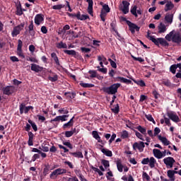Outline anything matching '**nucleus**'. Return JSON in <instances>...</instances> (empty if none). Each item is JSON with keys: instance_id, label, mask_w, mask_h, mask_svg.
Segmentation results:
<instances>
[{"instance_id": "obj_1", "label": "nucleus", "mask_w": 181, "mask_h": 181, "mask_svg": "<svg viewBox=\"0 0 181 181\" xmlns=\"http://www.w3.org/2000/svg\"><path fill=\"white\" fill-rule=\"evenodd\" d=\"M147 38H148L150 40H151V42H153V43H154V45H156V46H159V45H161V46H169V43L168 42H167L166 40H164V38H155V37H153V35H151V33L148 30V32H147Z\"/></svg>"}, {"instance_id": "obj_2", "label": "nucleus", "mask_w": 181, "mask_h": 181, "mask_svg": "<svg viewBox=\"0 0 181 181\" xmlns=\"http://www.w3.org/2000/svg\"><path fill=\"white\" fill-rule=\"evenodd\" d=\"M120 86L121 83H112L110 86L103 88V90L107 93V94H116Z\"/></svg>"}, {"instance_id": "obj_3", "label": "nucleus", "mask_w": 181, "mask_h": 181, "mask_svg": "<svg viewBox=\"0 0 181 181\" xmlns=\"http://www.w3.org/2000/svg\"><path fill=\"white\" fill-rule=\"evenodd\" d=\"M120 20L122 21H126L127 25L129 28L130 32L132 33H135V30L136 32H139L140 28L136 25V24H134V23H132L130 20H127V18H124V16H121Z\"/></svg>"}, {"instance_id": "obj_4", "label": "nucleus", "mask_w": 181, "mask_h": 181, "mask_svg": "<svg viewBox=\"0 0 181 181\" xmlns=\"http://www.w3.org/2000/svg\"><path fill=\"white\" fill-rule=\"evenodd\" d=\"M110 11V8L109 5H107V4H105L104 5H103L101 8V13L100 15L102 21H105V18L107 16V14H108Z\"/></svg>"}, {"instance_id": "obj_5", "label": "nucleus", "mask_w": 181, "mask_h": 181, "mask_svg": "<svg viewBox=\"0 0 181 181\" xmlns=\"http://www.w3.org/2000/svg\"><path fill=\"white\" fill-rule=\"evenodd\" d=\"M148 163L150 168H155L156 164V159H155L153 156H151L150 159L149 158H144V159L141 161V163L144 165L148 164Z\"/></svg>"}, {"instance_id": "obj_6", "label": "nucleus", "mask_w": 181, "mask_h": 181, "mask_svg": "<svg viewBox=\"0 0 181 181\" xmlns=\"http://www.w3.org/2000/svg\"><path fill=\"white\" fill-rule=\"evenodd\" d=\"M67 173V170L65 168H57L54 170L49 175L51 179H53V177H57V176H60L62 175H65Z\"/></svg>"}, {"instance_id": "obj_7", "label": "nucleus", "mask_w": 181, "mask_h": 181, "mask_svg": "<svg viewBox=\"0 0 181 181\" xmlns=\"http://www.w3.org/2000/svg\"><path fill=\"white\" fill-rule=\"evenodd\" d=\"M3 94L4 95H12L15 93V86H8L2 88Z\"/></svg>"}, {"instance_id": "obj_8", "label": "nucleus", "mask_w": 181, "mask_h": 181, "mask_svg": "<svg viewBox=\"0 0 181 181\" xmlns=\"http://www.w3.org/2000/svg\"><path fill=\"white\" fill-rule=\"evenodd\" d=\"M23 28H25V23H21L14 27L11 33L13 37H15L17 35H19V33H21V30H23Z\"/></svg>"}, {"instance_id": "obj_9", "label": "nucleus", "mask_w": 181, "mask_h": 181, "mask_svg": "<svg viewBox=\"0 0 181 181\" xmlns=\"http://www.w3.org/2000/svg\"><path fill=\"white\" fill-rule=\"evenodd\" d=\"M167 116L169 117V118L173 122H180L181 119L180 118L177 116V113L175 112H167Z\"/></svg>"}, {"instance_id": "obj_10", "label": "nucleus", "mask_w": 181, "mask_h": 181, "mask_svg": "<svg viewBox=\"0 0 181 181\" xmlns=\"http://www.w3.org/2000/svg\"><path fill=\"white\" fill-rule=\"evenodd\" d=\"M163 162L167 168H173L176 160L172 156H168L163 159Z\"/></svg>"}, {"instance_id": "obj_11", "label": "nucleus", "mask_w": 181, "mask_h": 181, "mask_svg": "<svg viewBox=\"0 0 181 181\" xmlns=\"http://www.w3.org/2000/svg\"><path fill=\"white\" fill-rule=\"evenodd\" d=\"M144 148H145V142L144 141L134 142V144H133V149L134 150L139 149L140 153H142V151H144Z\"/></svg>"}, {"instance_id": "obj_12", "label": "nucleus", "mask_w": 181, "mask_h": 181, "mask_svg": "<svg viewBox=\"0 0 181 181\" xmlns=\"http://www.w3.org/2000/svg\"><path fill=\"white\" fill-rule=\"evenodd\" d=\"M23 46V42L21 40H18V46H17V54L20 57H23L25 59V55L23 54V52L22 51V47Z\"/></svg>"}, {"instance_id": "obj_13", "label": "nucleus", "mask_w": 181, "mask_h": 181, "mask_svg": "<svg viewBox=\"0 0 181 181\" xmlns=\"http://www.w3.org/2000/svg\"><path fill=\"white\" fill-rule=\"evenodd\" d=\"M122 4H123V7L122 8V11L123 14H128V13H129L130 2L127 1H123Z\"/></svg>"}, {"instance_id": "obj_14", "label": "nucleus", "mask_w": 181, "mask_h": 181, "mask_svg": "<svg viewBox=\"0 0 181 181\" xmlns=\"http://www.w3.org/2000/svg\"><path fill=\"white\" fill-rule=\"evenodd\" d=\"M69 118V115H64L62 116H57L54 119H51L50 122H59V121H62V122L64 121H67V119Z\"/></svg>"}, {"instance_id": "obj_15", "label": "nucleus", "mask_w": 181, "mask_h": 181, "mask_svg": "<svg viewBox=\"0 0 181 181\" xmlns=\"http://www.w3.org/2000/svg\"><path fill=\"white\" fill-rule=\"evenodd\" d=\"M92 135L95 139V140L98 141V142H100L101 144V148H103V145H105V142L103 141L101 139L100 136L99 135L98 131H93Z\"/></svg>"}, {"instance_id": "obj_16", "label": "nucleus", "mask_w": 181, "mask_h": 181, "mask_svg": "<svg viewBox=\"0 0 181 181\" xmlns=\"http://www.w3.org/2000/svg\"><path fill=\"white\" fill-rule=\"evenodd\" d=\"M158 139L163 142V145L168 146V148L169 149H173L172 146L170 145V141L168 140L167 137H164L163 136H158Z\"/></svg>"}, {"instance_id": "obj_17", "label": "nucleus", "mask_w": 181, "mask_h": 181, "mask_svg": "<svg viewBox=\"0 0 181 181\" xmlns=\"http://www.w3.org/2000/svg\"><path fill=\"white\" fill-rule=\"evenodd\" d=\"M172 40L175 43H181V34H180V33H175V34H173Z\"/></svg>"}, {"instance_id": "obj_18", "label": "nucleus", "mask_w": 181, "mask_h": 181, "mask_svg": "<svg viewBox=\"0 0 181 181\" xmlns=\"http://www.w3.org/2000/svg\"><path fill=\"white\" fill-rule=\"evenodd\" d=\"M31 70L35 73H40V71H43V67L36 64H31Z\"/></svg>"}, {"instance_id": "obj_19", "label": "nucleus", "mask_w": 181, "mask_h": 181, "mask_svg": "<svg viewBox=\"0 0 181 181\" xmlns=\"http://www.w3.org/2000/svg\"><path fill=\"white\" fill-rule=\"evenodd\" d=\"M116 81H120L121 83H124L125 84H131L132 80L129 78H122V76H117L115 79Z\"/></svg>"}, {"instance_id": "obj_20", "label": "nucleus", "mask_w": 181, "mask_h": 181, "mask_svg": "<svg viewBox=\"0 0 181 181\" xmlns=\"http://www.w3.org/2000/svg\"><path fill=\"white\" fill-rule=\"evenodd\" d=\"M44 18L42 14H37L35 18V25H40L42 22H43Z\"/></svg>"}, {"instance_id": "obj_21", "label": "nucleus", "mask_w": 181, "mask_h": 181, "mask_svg": "<svg viewBox=\"0 0 181 181\" xmlns=\"http://www.w3.org/2000/svg\"><path fill=\"white\" fill-rule=\"evenodd\" d=\"M153 153L154 156H156V158L158 159H161L163 158L162 151H160L159 148H153Z\"/></svg>"}, {"instance_id": "obj_22", "label": "nucleus", "mask_w": 181, "mask_h": 181, "mask_svg": "<svg viewBox=\"0 0 181 181\" xmlns=\"http://www.w3.org/2000/svg\"><path fill=\"white\" fill-rule=\"evenodd\" d=\"M75 16L77 19H78V21H86L87 19H90L88 15H81L80 12H78Z\"/></svg>"}, {"instance_id": "obj_23", "label": "nucleus", "mask_w": 181, "mask_h": 181, "mask_svg": "<svg viewBox=\"0 0 181 181\" xmlns=\"http://www.w3.org/2000/svg\"><path fill=\"white\" fill-rule=\"evenodd\" d=\"M74 124V117H73L69 122L67 123L64 124L63 125V129H67V128H71V127H73V124Z\"/></svg>"}, {"instance_id": "obj_24", "label": "nucleus", "mask_w": 181, "mask_h": 181, "mask_svg": "<svg viewBox=\"0 0 181 181\" xmlns=\"http://www.w3.org/2000/svg\"><path fill=\"white\" fill-rule=\"evenodd\" d=\"M28 145L29 146H33V137L35 136V134L32 132H28Z\"/></svg>"}, {"instance_id": "obj_25", "label": "nucleus", "mask_w": 181, "mask_h": 181, "mask_svg": "<svg viewBox=\"0 0 181 181\" xmlns=\"http://www.w3.org/2000/svg\"><path fill=\"white\" fill-rule=\"evenodd\" d=\"M101 41L94 40L93 41L92 51H96L97 48L100 46Z\"/></svg>"}, {"instance_id": "obj_26", "label": "nucleus", "mask_w": 181, "mask_h": 181, "mask_svg": "<svg viewBox=\"0 0 181 181\" xmlns=\"http://www.w3.org/2000/svg\"><path fill=\"white\" fill-rule=\"evenodd\" d=\"M174 8V4H173L172 1H168L165 4V11H169L170 10H172V8Z\"/></svg>"}, {"instance_id": "obj_27", "label": "nucleus", "mask_w": 181, "mask_h": 181, "mask_svg": "<svg viewBox=\"0 0 181 181\" xmlns=\"http://www.w3.org/2000/svg\"><path fill=\"white\" fill-rule=\"evenodd\" d=\"M166 32V25L163 23H160L158 25V33H165Z\"/></svg>"}, {"instance_id": "obj_28", "label": "nucleus", "mask_w": 181, "mask_h": 181, "mask_svg": "<svg viewBox=\"0 0 181 181\" xmlns=\"http://www.w3.org/2000/svg\"><path fill=\"white\" fill-rule=\"evenodd\" d=\"M116 165L117 167L119 172L122 173L124 165L122 164V161L120 159H118V160L116 161Z\"/></svg>"}, {"instance_id": "obj_29", "label": "nucleus", "mask_w": 181, "mask_h": 181, "mask_svg": "<svg viewBox=\"0 0 181 181\" xmlns=\"http://www.w3.org/2000/svg\"><path fill=\"white\" fill-rule=\"evenodd\" d=\"M51 57L54 59L57 66H60V61H59V58L57 57V55L55 52H52L51 54Z\"/></svg>"}, {"instance_id": "obj_30", "label": "nucleus", "mask_w": 181, "mask_h": 181, "mask_svg": "<svg viewBox=\"0 0 181 181\" xmlns=\"http://www.w3.org/2000/svg\"><path fill=\"white\" fill-rule=\"evenodd\" d=\"M111 111L113 112L115 115H117L119 113L120 111V107L119 104H116L115 105H113V108H111Z\"/></svg>"}, {"instance_id": "obj_31", "label": "nucleus", "mask_w": 181, "mask_h": 181, "mask_svg": "<svg viewBox=\"0 0 181 181\" xmlns=\"http://www.w3.org/2000/svg\"><path fill=\"white\" fill-rule=\"evenodd\" d=\"M32 152H36L37 153H40V156L41 155L42 158H46V156H47V155L45 153L42 152V151H40L36 148H33L32 149Z\"/></svg>"}, {"instance_id": "obj_32", "label": "nucleus", "mask_w": 181, "mask_h": 181, "mask_svg": "<svg viewBox=\"0 0 181 181\" xmlns=\"http://www.w3.org/2000/svg\"><path fill=\"white\" fill-rule=\"evenodd\" d=\"M165 21L167 23H172L173 21V14H166L165 16Z\"/></svg>"}, {"instance_id": "obj_33", "label": "nucleus", "mask_w": 181, "mask_h": 181, "mask_svg": "<svg viewBox=\"0 0 181 181\" xmlns=\"http://www.w3.org/2000/svg\"><path fill=\"white\" fill-rule=\"evenodd\" d=\"M48 80H49V81H52V83H54L55 81H57V80H59V76H57V74H52V76H48Z\"/></svg>"}, {"instance_id": "obj_34", "label": "nucleus", "mask_w": 181, "mask_h": 181, "mask_svg": "<svg viewBox=\"0 0 181 181\" xmlns=\"http://www.w3.org/2000/svg\"><path fill=\"white\" fill-rule=\"evenodd\" d=\"M102 153L107 156H112V151L108 148H101Z\"/></svg>"}, {"instance_id": "obj_35", "label": "nucleus", "mask_w": 181, "mask_h": 181, "mask_svg": "<svg viewBox=\"0 0 181 181\" xmlns=\"http://www.w3.org/2000/svg\"><path fill=\"white\" fill-rule=\"evenodd\" d=\"M91 76H92V78H99V80H103V76L98 75L97 71H94V70L93 71L92 70Z\"/></svg>"}, {"instance_id": "obj_36", "label": "nucleus", "mask_w": 181, "mask_h": 181, "mask_svg": "<svg viewBox=\"0 0 181 181\" xmlns=\"http://www.w3.org/2000/svg\"><path fill=\"white\" fill-rule=\"evenodd\" d=\"M136 129L141 132L142 135H144V136H146V129H144V127H142V126L139 125L136 127Z\"/></svg>"}, {"instance_id": "obj_37", "label": "nucleus", "mask_w": 181, "mask_h": 181, "mask_svg": "<svg viewBox=\"0 0 181 181\" xmlns=\"http://www.w3.org/2000/svg\"><path fill=\"white\" fill-rule=\"evenodd\" d=\"M130 13H132V14L134 15L136 18H138L137 6L136 5L132 7V8L130 9Z\"/></svg>"}, {"instance_id": "obj_38", "label": "nucleus", "mask_w": 181, "mask_h": 181, "mask_svg": "<svg viewBox=\"0 0 181 181\" xmlns=\"http://www.w3.org/2000/svg\"><path fill=\"white\" fill-rule=\"evenodd\" d=\"M70 155H72V156H74V158H83V153L80 151H76L74 153H69Z\"/></svg>"}, {"instance_id": "obj_39", "label": "nucleus", "mask_w": 181, "mask_h": 181, "mask_svg": "<svg viewBox=\"0 0 181 181\" xmlns=\"http://www.w3.org/2000/svg\"><path fill=\"white\" fill-rule=\"evenodd\" d=\"M57 49H67V44L60 42L59 43L57 44Z\"/></svg>"}, {"instance_id": "obj_40", "label": "nucleus", "mask_w": 181, "mask_h": 181, "mask_svg": "<svg viewBox=\"0 0 181 181\" xmlns=\"http://www.w3.org/2000/svg\"><path fill=\"white\" fill-rule=\"evenodd\" d=\"M28 29L31 36H35V30H33V21H31L30 24L28 26Z\"/></svg>"}, {"instance_id": "obj_41", "label": "nucleus", "mask_w": 181, "mask_h": 181, "mask_svg": "<svg viewBox=\"0 0 181 181\" xmlns=\"http://www.w3.org/2000/svg\"><path fill=\"white\" fill-rule=\"evenodd\" d=\"M64 53L66 54H69V56H76L77 52L74 50H69V49H65L64 50Z\"/></svg>"}, {"instance_id": "obj_42", "label": "nucleus", "mask_w": 181, "mask_h": 181, "mask_svg": "<svg viewBox=\"0 0 181 181\" xmlns=\"http://www.w3.org/2000/svg\"><path fill=\"white\" fill-rule=\"evenodd\" d=\"M98 61H103L105 65H108V61H107V58L105 56H98Z\"/></svg>"}, {"instance_id": "obj_43", "label": "nucleus", "mask_w": 181, "mask_h": 181, "mask_svg": "<svg viewBox=\"0 0 181 181\" xmlns=\"http://www.w3.org/2000/svg\"><path fill=\"white\" fill-rule=\"evenodd\" d=\"M16 9V15H18V16H21V15H23V10H22L21 4L17 6Z\"/></svg>"}, {"instance_id": "obj_44", "label": "nucleus", "mask_w": 181, "mask_h": 181, "mask_svg": "<svg viewBox=\"0 0 181 181\" xmlns=\"http://www.w3.org/2000/svg\"><path fill=\"white\" fill-rule=\"evenodd\" d=\"M167 173H168V177H169L170 180H172V177H173V175H177V172H175V171L171 170H168Z\"/></svg>"}, {"instance_id": "obj_45", "label": "nucleus", "mask_w": 181, "mask_h": 181, "mask_svg": "<svg viewBox=\"0 0 181 181\" xmlns=\"http://www.w3.org/2000/svg\"><path fill=\"white\" fill-rule=\"evenodd\" d=\"M134 132L136 137L140 139V140H142V141H144V136L141 134V132H139V131L134 129Z\"/></svg>"}, {"instance_id": "obj_46", "label": "nucleus", "mask_w": 181, "mask_h": 181, "mask_svg": "<svg viewBox=\"0 0 181 181\" xmlns=\"http://www.w3.org/2000/svg\"><path fill=\"white\" fill-rule=\"evenodd\" d=\"M177 69V64H175L174 65H171L170 67V71L172 72V74H176V70Z\"/></svg>"}, {"instance_id": "obj_47", "label": "nucleus", "mask_w": 181, "mask_h": 181, "mask_svg": "<svg viewBox=\"0 0 181 181\" xmlns=\"http://www.w3.org/2000/svg\"><path fill=\"white\" fill-rule=\"evenodd\" d=\"M146 118L150 121L151 122H153V124H156V122L153 118V117L151 116V115H145Z\"/></svg>"}, {"instance_id": "obj_48", "label": "nucleus", "mask_w": 181, "mask_h": 181, "mask_svg": "<svg viewBox=\"0 0 181 181\" xmlns=\"http://www.w3.org/2000/svg\"><path fill=\"white\" fill-rule=\"evenodd\" d=\"M134 83L140 86H146L145 81L144 80H134Z\"/></svg>"}, {"instance_id": "obj_49", "label": "nucleus", "mask_w": 181, "mask_h": 181, "mask_svg": "<svg viewBox=\"0 0 181 181\" xmlns=\"http://www.w3.org/2000/svg\"><path fill=\"white\" fill-rule=\"evenodd\" d=\"M28 122L31 124L33 129L36 132L37 131V126L36 123L33 122L31 119H28Z\"/></svg>"}, {"instance_id": "obj_50", "label": "nucleus", "mask_w": 181, "mask_h": 181, "mask_svg": "<svg viewBox=\"0 0 181 181\" xmlns=\"http://www.w3.org/2000/svg\"><path fill=\"white\" fill-rule=\"evenodd\" d=\"M64 95L66 96V98H74V97H76V93H70V92H66L64 93Z\"/></svg>"}, {"instance_id": "obj_51", "label": "nucleus", "mask_w": 181, "mask_h": 181, "mask_svg": "<svg viewBox=\"0 0 181 181\" xmlns=\"http://www.w3.org/2000/svg\"><path fill=\"white\" fill-rule=\"evenodd\" d=\"M101 163L103 165H104L105 168H109L110 167V161L106 160L105 159H102Z\"/></svg>"}, {"instance_id": "obj_52", "label": "nucleus", "mask_w": 181, "mask_h": 181, "mask_svg": "<svg viewBox=\"0 0 181 181\" xmlns=\"http://www.w3.org/2000/svg\"><path fill=\"white\" fill-rule=\"evenodd\" d=\"M122 139H127L129 137V132L126 129L124 131H122V134H121Z\"/></svg>"}, {"instance_id": "obj_53", "label": "nucleus", "mask_w": 181, "mask_h": 181, "mask_svg": "<svg viewBox=\"0 0 181 181\" xmlns=\"http://www.w3.org/2000/svg\"><path fill=\"white\" fill-rule=\"evenodd\" d=\"M64 8V5L63 4H57L52 6V9H55L57 11H60V9Z\"/></svg>"}, {"instance_id": "obj_54", "label": "nucleus", "mask_w": 181, "mask_h": 181, "mask_svg": "<svg viewBox=\"0 0 181 181\" xmlns=\"http://www.w3.org/2000/svg\"><path fill=\"white\" fill-rule=\"evenodd\" d=\"M79 85L81 87H83V88H90V87H91V84L90 83H83V82H81L79 83Z\"/></svg>"}, {"instance_id": "obj_55", "label": "nucleus", "mask_w": 181, "mask_h": 181, "mask_svg": "<svg viewBox=\"0 0 181 181\" xmlns=\"http://www.w3.org/2000/svg\"><path fill=\"white\" fill-rule=\"evenodd\" d=\"M163 84L165 85V86H171V81L168 78H163Z\"/></svg>"}, {"instance_id": "obj_56", "label": "nucleus", "mask_w": 181, "mask_h": 181, "mask_svg": "<svg viewBox=\"0 0 181 181\" xmlns=\"http://www.w3.org/2000/svg\"><path fill=\"white\" fill-rule=\"evenodd\" d=\"M108 61L109 62H110V65L112 66V67H113L114 69H117V64L115 61H113L112 58H108Z\"/></svg>"}, {"instance_id": "obj_57", "label": "nucleus", "mask_w": 181, "mask_h": 181, "mask_svg": "<svg viewBox=\"0 0 181 181\" xmlns=\"http://www.w3.org/2000/svg\"><path fill=\"white\" fill-rule=\"evenodd\" d=\"M171 38H173V31L169 33L168 34H167V35H165V40H168V41H170V40H171Z\"/></svg>"}, {"instance_id": "obj_58", "label": "nucleus", "mask_w": 181, "mask_h": 181, "mask_svg": "<svg viewBox=\"0 0 181 181\" xmlns=\"http://www.w3.org/2000/svg\"><path fill=\"white\" fill-rule=\"evenodd\" d=\"M81 50L82 52V53H90V52H91V49L90 48H86V47H81Z\"/></svg>"}, {"instance_id": "obj_59", "label": "nucleus", "mask_w": 181, "mask_h": 181, "mask_svg": "<svg viewBox=\"0 0 181 181\" xmlns=\"http://www.w3.org/2000/svg\"><path fill=\"white\" fill-rule=\"evenodd\" d=\"M49 165H45V168L43 169L44 176L49 175Z\"/></svg>"}, {"instance_id": "obj_60", "label": "nucleus", "mask_w": 181, "mask_h": 181, "mask_svg": "<svg viewBox=\"0 0 181 181\" xmlns=\"http://www.w3.org/2000/svg\"><path fill=\"white\" fill-rule=\"evenodd\" d=\"M132 57L135 61H139V62H144V58H142V57H135V56H133V54H132Z\"/></svg>"}, {"instance_id": "obj_61", "label": "nucleus", "mask_w": 181, "mask_h": 181, "mask_svg": "<svg viewBox=\"0 0 181 181\" xmlns=\"http://www.w3.org/2000/svg\"><path fill=\"white\" fill-rule=\"evenodd\" d=\"M40 158V153H37L33 155L32 157V161L35 162L36 159H39Z\"/></svg>"}, {"instance_id": "obj_62", "label": "nucleus", "mask_w": 181, "mask_h": 181, "mask_svg": "<svg viewBox=\"0 0 181 181\" xmlns=\"http://www.w3.org/2000/svg\"><path fill=\"white\" fill-rule=\"evenodd\" d=\"M86 2L88 4V13L91 15V0H86Z\"/></svg>"}, {"instance_id": "obj_63", "label": "nucleus", "mask_w": 181, "mask_h": 181, "mask_svg": "<svg viewBox=\"0 0 181 181\" xmlns=\"http://www.w3.org/2000/svg\"><path fill=\"white\" fill-rule=\"evenodd\" d=\"M152 94H153L154 98H156V99H158L159 97H160L158 91H157V90H153Z\"/></svg>"}, {"instance_id": "obj_64", "label": "nucleus", "mask_w": 181, "mask_h": 181, "mask_svg": "<svg viewBox=\"0 0 181 181\" xmlns=\"http://www.w3.org/2000/svg\"><path fill=\"white\" fill-rule=\"evenodd\" d=\"M73 135H74V132H71V131L65 132V136L66 138H70V136H73Z\"/></svg>"}]
</instances>
